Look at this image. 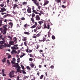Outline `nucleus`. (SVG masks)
<instances>
[{
	"mask_svg": "<svg viewBox=\"0 0 80 80\" xmlns=\"http://www.w3.org/2000/svg\"><path fill=\"white\" fill-rule=\"evenodd\" d=\"M46 39H47L46 38H45L44 37H43L42 38V39H41V40H39L38 41H39V42H44L46 41V43L47 44H48L49 43L48 41H50V40H49V39H48L47 40Z\"/></svg>",
	"mask_w": 80,
	"mask_h": 80,
	"instance_id": "1",
	"label": "nucleus"
},
{
	"mask_svg": "<svg viewBox=\"0 0 80 80\" xmlns=\"http://www.w3.org/2000/svg\"><path fill=\"white\" fill-rule=\"evenodd\" d=\"M12 67L18 68L17 69H16L17 70V72H20V67L19 66V65H18V63L15 64V65L12 66Z\"/></svg>",
	"mask_w": 80,
	"mask_h": 80,
	"instance_id": "2",
	"label": "nucleus"
},
{
	"mask_svg": "<svg viewBox=\"0 0 80 80\" xmlns=\"http://www.w3.org/2000/svg\"><path fill=\"white\" fill-rule=\"evenodd\" d=\"M32 1L33 2V3H34L37 6H38V8L39 9L41 8V7L39 6V2H38L37 0H32Z\"/></svg>",
	"mask_w": 80,
	"mask_h": 80,
	"instance_id": "3",
	"label": "nucleus"
},
{
	"mask_svg": "<svg viewBox=\"0 0 80 80\" xmlns=\"http://www.w3.org/2000/svg\"><path fill=\"white\" fill-rule=\"evenodd\" d=\"M7 25H5L4 26H3V28H4V30H3L2 31H1V33H3V32H6L7 31Z\"/></svg>",
	"mask_w": 80,
	"mask_h": 80,
	"instance_id": "4",
	"label": "nucleus"
},
{
	"mask_svg": "<svg viewBox=\"0 0 80 80\" xmlns=\"http://www.w3.org/2000/svg\"><path fill=\"white\" fill-rule=\"evenodd\" d=\"M50 26L49 24L47 25V24L46 23H44L43 24V27L45 29H49L50 28Z\"/></svg>",
	"mask_w": 80,
	"mask_h": 80,
	"instance_id": "5",
	"label": "nucleus"
},
{
	"mask_svg": "<svg viewBox=\"0 0 80 80\" xmlns=\"http://www.w3.org/2000/svg\"><path fill=\"white\" fill-rule=\"evenodd\" d=\"M18 45L16 44L14 45V46L13 47H11V48H12V50H17L18 49V47H18Z\"/></svg>",
	"mask_w": 80,
	"mask_h": 80,
	"instance_id": "6",
	"label": "nucleus"
},
{
	"mask_svg": "<svg viewBox=\"0 0 80 80\" xmlns=\"http://www.w3.org/2000/svg\"><path fill=\"white\" fill-rule=\"evenodd\" d=\"M16 61V59L15 58H13V61H11V63H12V64H14V65H16V64L18 63H16L15 62Z\"/></svg>",
	"mask_w": 80,
	"mask_h": 80,
	"instance_id": "7",
	"label": "nucleus"
},
{
	"mask_svg": "<svg viewBox=\"0 0 80 80\" xmlns=\"http://www.w3.org/2000/svg\"><path fill=\"white\" fill-rule=\"evenodd\" d=\"M35 18L36 20L39 21L40 19L39 15H36V16Z\"/></svg>",
	"mask_w": 80,
	"mask_h": 80,
	"instance_id": "8",
	"label": "nucleus"
},
{
	"mask_svg": "<svg viewBox=\"0 0 80 80\" xmlns=\"http://www.w3.org/2000/svg\"><path fill=\"white\" fill-rule=\"evenodd\" d=\"M27 11L28 13H31L32 12L31 9L29 7H28V9L27 10Z\"/></svg>",
	"mask_w": 80,
	"mask_h": 80,
	"instance_id": "9",
	"label": "nucleus"
},
{
	"mask_svg": "<svg viewBox=\"0 0 80 80\" xmlns=\"http://www.w3.org/2000/svg\"><path fill=\"white\" fill-rule=\"evenodd\" d=\"M4 46H5V48L6 47H11V46L9 44H7L6 43H4Z\"/></svg>",
	"mask_w": 80,
	"mask_h": 80,
	"instance_id": "10",
	"label": "nucleus"
},
{
	"mask_svg": "<svg viewBox=\"0 0 80 80\" xmlns=\"http://www.w3.org/2000/svg\"><path fill=\"white\" fill-rule=\"evenodd\" d=\"M27 37H22V40L23 41H27Z\"/></svg>",
	"mask_w": 80,
	"mask_h": 80,
	"instance_id": "11",
	"label": "nucleus"
},
{
	"mask_svg": "<svg viewBox=\"0 0 80 80\" xmlns=\"http://www.w3.org/2000/svg\"><path fill=\"white\" fill-rule=\"evenodd\" d=\"M17 52L15 50H13L12 51V52H11V53H12V55H13L14 53H17Z\"/></svg>",
	"mask_w": 80,
	"mask_h": 80,
	"instance_id": "12",
	"label": "nucleus"
},
{
	"mask_svg": "<svg viewBox=\"0 0 80 80\" xmlns=\"http://www.w3.org/2000/svg\"><path fill=\"white\" fill-rule=\"evenodd\" d=\"M49 2L48 1H46L44 2V4H43V6H45L49 3Z\"/></svg>",
	"mask_w": 80,
	"mask_h": 80,
	"instance_id": "13",
	"label": "nucleus"
},
{
	"mask_svg": "<svg viewBox=\"0 0 80 80\" xmlns=\"http://www.w3.org/2000/svg\"><path fill=\"white\" fill-rule=\"evenodd\" d=\"M1 10L2 11V12H4L5 11H6L7 9H6L5 8H1Z\"/></svg>",
	"mask_w": 80,
	"mask_h": 80,
	"instance_id": "14",
	"label": "nucleus"
},
{
	"mask_svg": "<svg viewBox=\"0 0 80 80\" xmlns=\"http://www.w3.org/2000/svg\"><path fill=\"white\" fill-rule=\"evenodd\" d=\"M15 71H14V70H12V72H10V75H13V74H14V73H15Z\"/></svg>",
	"mask_w": 80,
	"mask_h": 80,
	"instance_id": "15",
	"label": "nucleus"
},
{
	"mask_svg": "<svg viewBox=\"0 0 80 80\" xmlns=\"http://www.w3.org/2000/svg\"><path fill=\"white\" fill-rule=\"evenodd\" d=\"M30 66H31V68H33L34 67V65L33 63H31V64H30Z\"/></svg>",
	"mask_w": 80,
	"mask_h": 80,
	"instance_id": "16",
	"label": "nucleus"
},
{
	"mask_svg": "<svg viewBox=\"0 0 80 80\" xmlns=\"http://www.w3.org/2000/svg\"><path fill=\"white\" fill-rule=\"evenodd\" d=\"M7 59L6 58H3V60H2V62H3V63H4L5 62H6V59Z\"/></svg>",
	"mask_w": 80,
	"mask_h": 80,
	"instance_id": "17",
	"label": "nucleus"
},
{
	"mask_svg": "<svg viewBox=\"0 0 80 80\" xmlns=\"http://www.w3.org/2000/svg\"><path fill=\"white\" fill-rule=\"evenodd\" d=\"M5 42V41H1L0 42V43L1 44L3 45L4 44V43Z\"/></svg>",
	"mask_w": 80,
	"mask_h": 80,
	"instance_id": "18",
	"label": "nucleus"
},
{
	"mask_svg": "<svg viewBox=\"0 0 80 80\" xmlns=\"http://www.w3.org/2000/svg\"><path fill=\"white\" fill-rule=\"evenodd\" d=\"M14 42L13 41H10L9 42V44L11 45H13Z\"/></svg>",
	"mask_w": 80,
	"mask_h": 80,
	"instance_id": "19",
	"label": "nucleus"
},
{
	"mask_svg": "<svg viewBox=\"0 0 80 80\" xmlns=\"http://www.w3.org/2000/svg\"><path fill=\"white\" fill-rule=\"evenodd\" d=\"M31 21H32V23L34 24V22H35V20H34V18H31Z\"/></svg>",
	"mask_w": 80,
	"mask_h": 80,
	"instance_id": "20",
	"label": "nucleus"
},
{
	"mask_svg": "<svg viewBox=\"0 0 80 80\" xmlns=\"http://www.w3.org/2000/svg\"><path fill=\"white\" fill-rule=\"evenodd\" d=\"M24 34H25V35H30V33H29V32H24Z\"/></svg>",
	"mask_w": 80,
	"mask_h": 80,
	"instance_id": "21",
	"label": "nucleus"
},
{
	"mask_svg": "<svg viewBox=\"0 0 80 80\" xmlns=\"http://www.w3.org/2000/svg\"><path fill=\"white\" fill-rule=\"evenodd\" d=\"M41 26H38L37 27L36 29H38V30H39L40 29H41Z\"/></svg>",
	"mask_w": 80,
	"mask_h": 80,
	"instance_id": "22",
	"label": "nucleus"
},
{
	"mask_svg": "<svg viewBox=\"0 0 80 80\" xmlns=\"http://www.w3.org/2000/svg\"><path fill=\"white\" fill-rule=\"evenodd\" d=\"M56 2L58 3L61 2V0H56Z\"/></svg>",
	"mask_w": 80,
	"mask_h": 80,
	"instance_id": "23",
	"label": "nucleus"
},
{
	"mask_svg": "<svg viewBox=\"0 0 80 80\" xmlns=\"http://www.w3.org/2000/svg\"><path fill=\"white\" fill-rule=\"evenodd\" d=\"M43 77H44V75H41L40 77V79H43Z\"/></svg>",
	"mask_w": 80,
	"mask_h": 80,
	"instance_id": "24",
	"label": "nucleus"
},
{
	"mask_svg": "<svg viewBox=\"0 0 80 80\" xmlns=\"http://www.w3.org/2000/svg\"><path fill=\"white\" fill-rule=\"evenodd\" d=\"M25 55H26V54H25L24 53H23L22 55H21L20 56V58H22Z\"/></svg>",
	"mask_w": 80,
	"mask_h": 80,
	"instance_id": "25",
	"label": "nucleus"
},
{
	"mask_svg": "<svg viewBox=\"0 0 80 80\" xmlns=\"http://www.w3.org/2000/svg\"><path fill=\"white\" fill-rule=\"evenodd\" d=\"M37 26L36 25H33V26L31 27H30V28L32 29H33V28H35V27H36Z\"/></svg>",
	"mask_w": 80,
	"mask_h": 80,
	"instance_id": "26",
	"label": "nucleus"
},
{
	"mask_svg": "<svg viewBox=\"0 0 80 80\" xmlns=\"http://www.w3.org/2000/svg\"><path fill=\"white\" fill-rule=\"evenodd\" d=\"M21 71H22V72L24 74H26L27 73H26V72H25L24 70H22Z\"/></svg>",
	"mask_w": 80,
	"mask_h": 80,
	"instance_id": "27",
	"label": "nucleus"
},
{
	"mask_svg": "<svg viewBox=\"0 0 80 80\" xmlns=\"http://www.w3.org/2000/svg\"><path fill=\"white\" fill-rule=\"evenodd\" d=\"M20 66H21L22 69L23 70H24L25 69L24 67V66H23L22 65H21Z\"/></svg>",
	"mask_w": 80,
	"mask_h": 80,
	"instance_id": "28",
	"label": "nucleus"
},
{
	"mask_svg": "<svg viewBox=\"0 0 80 80\" xmlns=\"http://www.w3.org/2000/svg\"><path fill=\"white\" fill-rule=\"evenodd\" d=\"M38 23H39L40 25H41L42 24V23H43V21H39L38 22Z\"/></svg>",
	"mask_w": 80,
	"mask_h": 80,
	"instance_id": "29",
	"label": "nucleus"
},
{
	"mask_svg": "<svg viewBox=\"0 0 80 80\" xmlns=\"http://www.w3.org/2000/svg\"><path fill=\"white\" fill-rule=\"evenodd\" d=\"M2 25V20H0V26H1Z\"/></svg>",
	"mask_w": 80,
	"mask_h": 80,
	"instance_id": "30",
	"label": "nucleus"
},
{
	"mask_svg": "<svg viewBox=\"0 0 80 80\" xmlns=\"http://www.w3.org/2000/svg\"><path fill=\"white\" fill-rule=\"evenodd\" d=\"M18 6V5L17 4H14V6L13 7V8H17Z\"/></svg>",
	"mask_w": 80,
	"mask_h": 80,
	"instance_id": "31",
	"label": "nucleus"
},
{
	"mask_svg": "<svg viewBox=\"0 0 80 80\" xmlns=\"http://www.w3.org/2000/svg\"><path fill=\"white\" fill-rule=\"evenodd\" d=\"M61 7H62L63 8H66V6H64V5H62V6H61Z\"/></svg>",
	"mask_w": 80,
	"mask_h": 80,
	"instance_id": "32",
	"label": "nucleus"
},
{
	"mask_svg": "<svg viewBox=\"0 0 80 80\" xmlns=\"http://www.w3.org/2000/svg\"><path fill=\"white\" fill-rule=\"evenodd\" d=\"M35 14L34 13H32V18H34L35 17Z\"/></svg>",
	"mask_w": 80,
	"mask_h": 80,
	"instance_id": "33",
	"label": "nucleus"
},
{
	"mask_svg": "<svg viewBox=\"0 0 80 80\" xmlns=\"http://www.w3.org/2000/svg\"><path fill=\"white\" fill-rule=\"evenodd\" d=\"M27 3L25 2H23L22 3L23 5H27Z\"/></svg>",
	"mask_w": 80,
	"mask_h": 80,
	"instance_id": "34",
	"label": "nucleus"
},
{
	"mask_svg": "<svg viewBox=\"0 0 80 80\" xmlns=\"http://www.w3.org/2000/svg\"><path fill=\"white\" fill-rule=\"evenodd\" d=\"M17 40V38L16 37H14L13 38V41H14V42H16Z\"/></svg>",
	"mask_w": 80,
	"mask_h": 80,
	"instance_id": "35",
	"label": "nucleus"
},
{
	"mask_svg": "<svg viewBox=\"0 0 80 80\" xmlns=\"http://www.w3.org/2000/svg\"><path fill=\"white\" fill-rule=\"evenodd\" d=\"M9 25H10L11 26V27H12V25L13 24L12 22H10V23H9Z\"/></svg>",
	"mask_w": 80,
	"mask_h": 80,
	"instance_id": "36",
	"label": "nucleus"
},
{
	"mask_svg": "<svg viewBox=\"0 0 80 80\" xmlns=\"http://www.w3.org/2000/svg\"><path fill=\"white\" fill-rule=\"evenodd\" d=\"M7 63L8 64H9V65H10V62L9 60H7Z\"/></svg>",
	"mask_w": 80,
	"mask_h": 80,
	"instance_id": "37",
	"label": "nucleus"
},
{
	"mask_svg": "<svg viewBox=\"0 0 80 80\" xmlns=\"http://www.w3.org/2000/svg\"><path fill=\"white\" fill-rule=\"evenodd\" d=\"M26 68L28 70H30V68H29V66L26 67Z\"/></svg>",
	"mask_w": 80,
	"mask_h": 80,
	"instance_id": "38",
	"label": "nucleus"
},
{
	"mask_svg": "<svg viewBox=\"0 0 80 80\" xmlns=\"http://www.w3.org/2000/svg\"><path fill=\"white\" fill-rule=\"evenodd\" d=\"M52 39H53V40H54L55 38V36L53 35L52 36Z\"/></svg>",
	"mask_w": 80,
	"mask_h": 80,
	"instance_id": "39",
	"label": "nucleus"
},
{
	"mask_svg": "<svg viewBox=\"0 0 80 80\" xmlns=\"http://www.w3.org/2000/svg\"><path fill=\"white\" fill-rule=\"evenodd\" d=\"M36 36H37V37L39 38V37L40 36V34H39V33L38 34H37Z\"/></svg>",
	"mask_w": 80,
	"mask_h": 80,
	"instance_id": "40",
	"label": "nucleus"
},
{
	"mask_svg": "<svg viewBox=\"0 0 80 80\" xmlns=\"http://www.w3.org/2000/svg\"><path fill=\"white\" fill-rule=\"evenodd\" d=\"M24 45H25V46L27 47V42H24Z\"/></svg>",
	"mask_w": 80,
	"mask_h": 80,
	"instance_id": "41",
	"label": "nucleus"
},
{
	"mask_svg": "<svg viewBox=\"0 0 80 80\" xmlns=\"http://www.w3.org/2000/svg\"><path fill=\"white\" fill-rule=\"evenodd\" d=\"M50 68L52 69H53L54 68V66H53V65H52L51 66Z\"/></svg>",
	"mask_w": 80,
	"mask_h": 80,
	"instance_id": "42",
	"label": "nucleus"
},
{
	"mask_svg": "<svg viewBox=\"0 0 80 80\" xmlns=\"http://www.w3.org/2000/svg\"><path fill=\"white\" fill-rule=\"evenodd\" d=\"M29 56L30 58H34V56L32 55V54H30Z\"/></svg>",
	"mask_w": 80,
	"mask_h": 80,
	"instance_id": "43",
	"label": "nucleus"
},
{
	"mask_svg": "<svg viewBox=\"0 0 80 80\" xmlns=\"http://www.w3.org/2000/svg\"><path fill=\"white\" fill-rule=\"evenodd\" d=\"M21 19L22 20H25V18L23 17L22 18H21Z\"/></svg>",
	"mask_w": 80,
	"mask_h": 80,
	"instance_id": "44",
	"label": "nucleus"
},
{
	"mask_svg": "<svg viewBox=\"0 0 80 80\" xmlns=\"http://www.w3.org/2000/svg\"><path fill=\"white\" fill-rule=\"evenodd\" d=\"M29 60L30 61H33V59L32 58H30L29 59Z\"/></svg>",
	"mask_w": 80,
	"mask_h": 80,
	"instance_id": "45",
	"label": "nucleus"
},
{
	"mask_svg": "<svg viewBox=\"0 0 80 80\" xmlns=\"http://www.w3.org/2000/svg\"><path fill=\"white\" fill-rule=\"evenodd\" d=\"M20 60V58H18V59H17V60H18V63H19V62H20V61L19 60Z\"/></svg>",
	"mask_w": 80,
	"mask_h": 80,
	"instance_id": "46",
	"label": "nucleus"
},
{
	"mask_svg": "<svg viewBox=\"0 0 80 80\" xmlns=\"http://www.w3.org/2000/svg\"><path fill=\"white\" fill-rule=\"evenodd\" d=\"M8 38H10V39L12 40V37H11V36H8Z\"/></svg>",
	"mask_w": 80,
	"mask_h": 80,
	"instance_id": "47",
	"label": "nucleus"
},
{
	"mask_svg": "<svg viewBox=\"0 0 80 80\" xmlns=\"http://www.w3.org/2000/svg\"><path fill=\"white\" fill-rule=\"evenodd\" d=\"M10 77L11 78H12L14 77V76H12V75H10Z\"/></svg>",
	"mask_w": 80,
	"mask_h": 80,
	"instance_id": "48",
	"label": "nucleus"
},
{
	"mask_svg": "<svg viewBox=\"0 0 80 80\" xmlns=\"http://www.w3.org/2000/svg\"><path fill=\"white\" fill-rule=\"evenodd\" d=\"M12 57V56H11V55H9L8 56V58H10L11 57Z\"/></svg>",
	"mask_w": 80,
	"mask_h": 80,
	"instance_id": "49",
	"label": "nucleus"
},
{
	"mask_svg": "<svg viewBox=\"0 0 80 80\" xmlns=\"http://www.w3.org/2000/svg\"><path fill=\"white\" fill-rule=\"evenodd\" d=\"M32 12L33 13H34V12H36L37 11H36V10H33V11H32Z\"/></svg>",
	"mask_w": 80,
	"mask_h": 80,
	"instance_id": "50",
	"label": "nucleus"
},
{
	"mask_svg": "<svg viewBox=\"0 0 80 80\" xmlns=\"http://www.w3.org/2000/svg\"><path fill=\"white\" fill-rule=\"evenodd\" d=\"M25 50L26 51V52H28V48H27V49Z\"/></svg>",
	"mask_w": 80,
	"mask_h": 80,
	"instance_id": "51",
	"label": "nucleus"
},
{
	"mask_svg": "<svg viewBox=\"0 0 80 80\" xmlns=\"http://www.w3.org/2000/svg\"><path fill=\"white\" fill-rule=\"evenodd\" d=\"M19 76H18V77H17V78L16 79V80H19Z\"/></svg>",
	"mask_w": 80,
	"mask_h": 80,
	"instance_id": "52",
	"label": "nucleus"
},
{
	"mask_svg": "<svg viewBox=\"0 0 80 80\" xmlns=\"http://www.w3.org/2000/svg\"><path fill=\"white\" fill-rule=\"evenodd\" d=\"M32 50H30L29 51H28V52L30 53L32 52Z\"/></svg>",
	"mask_w": 80,
	"mask_h": 80,
	"instance_id": "53",
	"label": "nucleus"
},
{
	"mask_svg": "<svg viewBox=\"0 0 80 80\" xmlns=\"http://www.w3.org/2000/svg\"><path fill=\"white\" fill-rule=\"evenodd\" d=\"M2 72H3V73H4V69H2Z\"/></svg>",
	"mask_w": 80,
	"mask_h": 80,
	"instance_id": "54",
	"label": "nucleus"
},
{
	"mask_svg": "<svg viewBox=\"0 0 80 80\" xmlns=\"http://www.w3.org/2000/svg\"><path fill=\"white\" fill-rule=\"evenodd\" d=\"M4 6V4H1L0 6L1 7H3Z\"/></svg>",
	"mask_w": 80,
	"mask_h": 80,
	"instance_id": "55",
	"label": "nucleus"
},
{
	"mask_svg": "<svg viewBox=\"0 0 80 80\" xmlns=\"http://www.w3.org/2000/svg\"><path fill=\"white\" fill-rule=\"evenodd\" d=\"M37 37L36 36H33V38H36Z\"/></svg>",
	"mask_w": 80,
	"mask_h": 80,
	"instance_id": "56",
	"label": "nucleus"
},
{
	"mask_svg": "<svg viewBox=\"0 0 80 80\" xmlns=\"http://www.w3.org/2000/svg\"><path fill=\"white\" fill-rule=\"evenodd\" d=\"M34 23H35V26H37V22H34Z\"/></svg>",
	"mask_w": 80,
	"mask_h": 80,
	"instance_id": "57",
	"label": "nucleus"
},
{
	"mask_svg": "<svg viewBox=\"0 0 80 80\" xmlns=\"http://www.w3.org/2000/svg\"><path fill=\"white\" fill-rule=\"evenodd\" d=\"M37 30H38V29H37V28H36V29H34V32H36V31H37Z\"/></svg>",
	"mask_w": 80,
	"mask_h": 80,
	"instance_id": "58",
	"label": "nucleus"
},
{
	"mask_svg": "<svg viewBox=\"0 0 80 80\" xmlns=\"http://www.w3.org/2000/svg\"><path fill=\"white\" fill-rule=\"evenodd\" d=\"M40 72H38L37 73V75H38V76H40Z\"/></svg>",
	"mask_w": 80,
	"mask_h": 80,
	"instance_id": "59",
	"label": "nucleus"
},
{
	"mask_svg": "<svg viewBox=\"0 0 80 80\" xmlns=\"http://www.w3.org/2000/svg\"><path fill=\"white\" fill-rule=\"evenodd\" d=\"M39 47V45H37V47L36 49H38Z\"/></svg>",
	"mask_w": 80,
	"mask_h": 80,
	"instance_id": "60",
	"label": "nucleus"
},
{
	"mask_svg": "<svg viewBox=\"0 0 80 80\" xmlns=\"http://www.w3.org/2000/svg\"><path fill=\"white\" fill-rule=\"evenodd\" d=\"M6 33H7L6 31L4 32H3V34L4 35V34H6Z\"/></svg>",
	"mask_w": 80,
	"mask_h": 80,
	"instance_id": "61",
	"label": "nucleus"
},
{
	"mask_svg": "<svg viewBox=\"0 0 80 80\" xmlns=\"http://www.w3.org/2000/svg\"><path fill=\"white\" fill-rule=\"evenodd\" d=\"M34 9H35V7H34V6L32 7V10H34Z\"/></svg>",
	"mask_w": 80,
	"mask_h": 80,
	"instance_id": "62",
	"label": "nucleus"
},
{
	"mask_svg": "<svg viewBox=\"0 0 80 80\" xmlns=\"http://www.w3.org/2000/svg\"><path fill=\"white\" fill-rule=\"evenodd\" d=\"M0 46H2V47H5V46H4V45H2V44H1V45H0Z\"/></svg>",
	"mask_w": 80,
	"mask_h": 80,
	"instance_id": "63",
	"label": "nucleus"
},
{
	"mask_svg": "<svg viewBox=\"0 0 80 80\" xmlns=\"http://www.w3.org/2000/svg\"><path fill=\"white\" fill-rule=\"evenodd\" d=\"M8 16V15H6L4 16V18H5L6 17Z\"/></svg>",
	"mask_w": 80,
	"mask_h": 80,
	"instance_id": "64",
	"label": "nucleus"
}]
</instances>
